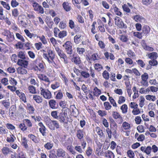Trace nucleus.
<instances>
[{
    "label": "nucleus",
    "mask_w": 158,
    "mask_h": 158,
    "mask_svg": "<svg viewBox=\"0 0 158 158\" xmlns=\"http://www.w3.org/2000/svg\"><path fill=\"white\" fill-rule=\"evenodd\" d=\"M40 79L47 82H50L48 78L45 75H42V77H39Z\"/></svg>",
    "instance_id": "3c124183"
},
{
    "label": "nucleus",
    "mask_w": 158,
    "mask_h": 158,
    "mask_svg": "<svg viewBox=\"0 0 158 158\" xmlns=\"http://www.w3.org/2000/svg\"><path fill=\"white\" fill-rule=\"evenodd\" d=\"M149 64L151 66H155L157 64V62L156 60H152L149 61Z\"/></svg>",
    "instance_id": "5fc2aeb1"
},
{
    "label": "nucleus",
    "mask_w": 158,
    "mask_h": 158,
    "mask_svg": "<svg viewBox=\"0 0 158 158\" xmlns=\"http://www.w3.org/2000/svg\"><path fill=\"white\" fill-rule=\"evenodd\" d=\"M31 127L32 126V123L29 119H26L23 120V123L20 124L19 127L23 131L27 130V127Z\"/></svg>",
    "instance_id": "f257e3e1"
},
{
    "label": "nucleus",
    "mask_w": 158,
    "mask_h": 158,
    "mask_svg": "<svg viewBox=\"0 0 158 158\" xmlns=\"http://www.w3.org/2000/svg\"><path fill=\"white\" fill-rule=\"evenodd\" d=\"M103 77L106 79L108 80L109 78V74L108 72L105 70L102 73Z\"/></svg>",
    "instance_id": "a19ab883"
},
{
    "label": "nucleus",
    "mask_w": 158,
    "mask_h": 158,
    "mask_svg": "<svg viewBox=\"0 0 158 158\" xmlns=\"http://www.w3.org/2000/svg\"><path fill=\"white\" fill-rule=\"evenodd\" d=\"M110 127L111 130L112 131L113 135H115L116 133V130H117V125L116 123L113 124H110Z\"/></svg>",
    "instance_id": "a211bd4d"
},
{
    "label": "nucleus",
    "mask_w": 158,
    "mask_h": 158,
    "mask_svg": "<svg viewBox=\"0 0 158 158\" xmlns=\"http://www.w3.org/2000/svg\"><path fill=\"white\" fill-rule=\"evenodd\" d=\"M112 113V116L114 119H117V118H120L122 119V117L117 112L113 111Z\"/></svg>",
    "instance_id": "b1692460"
},
{
    "label": "nucleus",
    "mask_w": 158,
    "mask_h": 158,
    "mask_svg": "<svg viewBox=\"0 0 158 158\" xmlns=\"http://www.w3.org/2000/svg\"><path fill=\"white\" fill-rule=\"evenodd\" d=\"M92 149L90 147H88L86 152V154L87 156H89L92 153Z\"/></svg>",
    "instance_id": "052dcab7"
},
{
    "label": "nucleus",
    "mask_w": 158,
    "mask_h": 158,
    "mask_svg": "<svg viewBox=\"0 0 158 158\" xmlns=\"http://www.w3.org/2000/svg\"><path fill=\"white\" fill-rule=\"evenodd\" d=\"M148 78V75L147 73H144L141 75V79L142 81H145L147 80Z\"/></svg>",
    "instance_id": "ea45409f"
},
{
    "label": "nucleus",
    "mask_w": 158,
    "mask_h": 158,
    "mask_svg": "<svg viewBox=\"0 0 158 158\" xmlns=\"http://www.w3.org/2000/svg\"><path fill=\"white\" fill-rule=\"evenodd\" d=\"M0 2L1 4L5 8H6L8 10H10V7L8 4L3 1H1Z\"/></svg>",
    "instance_id": "c756f323"
},
{
    "label": "nucleus",
    "mask_w": 158,
    "mask_h": 158,
    "mask_svg": "<svg viewBox=\"0 0 158 158\" xmlns=\"http://www.w3.org/2000/svg\"><path fill=\"white\" fill-rule=\"evenodd\" d=\"M145 139V136L143 134L140 135L137 138V139L139 141H142Z\"/></svg>",
    "instance_id": "774afa93"
},
{
    "label": "nucleus",
    "mask_w": 158,
    "mask_h": 158,
    "mask_svg": "<svg viewBox=\"0 0 158 158\" xmlns=\"http://www.w3.org/2000/svg\"><path fill=\"white\" fill-rule=\"evenodd\" d=\"M40 89V94L43 95L44 98L47 99H49L52 98V94L48 89H43L41 87Z\"/></svg>",
    "instance_id": "7ed1b4c3"
},
{
    "label": "nucleus",
    "mask_w": 158,
    "mask_h": 158,
    "mask_svg": "<svg viewBox=\"0 0 158 158\" xmlns=\"http://www.w3.org/2000/svg\"><path fill=\"white\" fill-rule=\"evenodd\" d=\"M18 73L21 74H24L27 73V71L24 68L19 67L18 69Z\"/></svg>",
    "instance_id": "5701e85b"
},
{
    "label": "nucleus",
    "mask_w": 158,
    "mask_h": 158,
    "mask_svg": "<svg viewBox=\"0 0 158 158\" xmlns=\"http://www.w3.org/2000/svg\"><path fill=\"white\" fill-rule=\"evenodd\" d=\"M17 64L21 66L27 68L28 64V62L24 60L19 59Z\"/></svg>",
    "instance_id": "0eeeda50"
},
{
    "label": "nucleus",
    "mask_w": 158,
    "mask_h": 158,
    "mask_svg": "<svg viewBox=\"0 0 158 158\" xmlns=\"http://www.w3.org/2000/svg\"><path fill=\"white\" fill-rule=\"evenodd\" d=\"M65 115L64 113L61 112L58 116V118L61 123H64L65 121Z\"/></svg>",
    "instance_id": "ddd939ff"
},
{
    "label": "nucleus",
    "mask_w": 158,
    "mask_h": 158,
    "mask_svg": "<svg viewBox=\"0 0 158 158\" xmlns=\"http://www.w3.org/2000/svg\"><path fill=\"white\" fill-rule=\"evenodd\" d=\"M73 106H74V108L72 109V112L73 113V114L74 115H77L78 114L79 112L78 111V110L76 108L75 105H73Z\"/></svg>",
    "instance_id": "603ef678"
},
{
    "label": "nucleus",
    "mask_w": 158,
    "mask_h": 158,
    "mask_svg": "<svg viewBox=\"0 0 158 158\" xmlns=\"http://www.w3.org/2000/svg\"><path fill=\"white\" fill-rule=\"evenodd\" d=\"M28 89L30 91V92L32 94H36L35 89L34 86L30 85L28 87Z\"/></svg>",
    "instance_id": "cd10ccee"
},
{
    "label": "nucleus",
    "mask_w": 158,
    "mask_h": 158,
    "mask_svg": "<svg viewBox=\"0 0 158 158\" xmlns=\"http://www.w3.org/2000/svg\"><path fill=\"white\" fill-rule=\"evenodd\" d=\"M17 158H26V156L22 152L20 151L18 153Z\"/></svg>",
    "instance_id": "864d4df0"
},
{
    "label": "nucleus",
    "mask_w": 158,
    "mask_h": 158,
    "mask_svg": "<svg viewBox=\"0 0 158 158\" xmlns=\"http://www.w3.org/2000/svg\"><path fill=\"white\" fill-rule=\"evenodd\" d=\"M49 123L48 124L49 127L52 130H55V127L52 126L53 124L56 128L58 129L59 128V125L58 122L56 121L52 120H50L48 121Z\"/></svg>",
    "instance_id": "423d86ee"
},
{
    "label": "nucleus",
    "mask_w": 158,
    "mask_h": 158,
    "mask_svg": "<svg viewBox=\"0 0 158 158\" xmlns=\"http://www.w3.org/2000/svg\"><path fill=\"white\" fill-rule=\"evenodd\" d=\"M2 152L4 155H6L12 152L8 148L4 147L2 149Z\"/></svg>",
    "instance_id": "4468645a"
},
{
    "label": "nucleus",
    "mask_w": 158,
    "mask_h": 158,
    "mask_svg": "<svg viewBox=\"0 0 158 158\" xmlns=\"http://www.w3.org/2000/svg\"><path fill=\"white\" fill-rule=\"evenodd\" d=\"M137 129L139 133H142L144 132V127L143 125H139L137 127Z\"/></svg>",
    "instance_id": "8fccbe9b"
},
{
    "label": "nucleus",
    "mask_w": 158,
    "mask_h": 158,
    "mask_svg": "<svg viewBox=\"0 0 158 158\" xmlns=\"http://www.w3.org/2000/svg\"><path fill=\"white\" fill-rule=\"evenodd\" d=\"M72 43L68 41L66 42L64 45H63V46L65 48H72Z\"/></svg>",
    "instance_id": "4c0bfd02"
},
{
    "label": "nucleus",
    "mask_w": 158,
    "mask_h": 158,
    "mask_svg": "<svg viewBox=\"0 0 158 158\" xmlns=\"http://www.w3.org/2000/svg\"><path fill=\"white\" fill-rule=\"evenodd\" d=\"M62 6L64 10L67 12L69 11L71 9V6L68 2H64L62 4Z\"/></svg>",
    "instance_id": "9b49d317"
},
{
    "label": "nucleus",
    "mask_w": 158,
    "mask_h": 158,
    "mask_svg": "<svg viewBox=\"0 0 158 158\" xmlns=\"http://www.w3.org/2000/svg\"><path fill=\"white\" fill-rule=\"evenodd\" d=\"M50 158H57V156H56L55 153L54 151H51L49 155Z\"/></svg>",
    "instance_id": "e433bc0d"
},
{
    "label": "nucleus",
    "mask_w": 158,
    "mask_h": 158,
    "mask_svg": "<svg viewBox=\"0 0 158 158\" xmlns=\"http://www.w3.org/2000/svg\"><path fill=\"white\" fill-rule=\"evenodd\" d=\"M17 56L19 58L22 59V60H26L27 58L26 56L25 52L22 51L19 52Z\"/></svg>",
    "instance_id": "f3484780"
},
{
    "label": "nucleus",
    "mask_w": 158,
    "mask_h": 158,
    "mask_svg": "<svg viewBox=\"0 0 158 158\" xmlns=\"http://www.w3.org/2000/svg\"><path fill=\"white\" fill-rule=\"evenodd\" d=\"M22 145L26 148L27 149L28 148V145L27 144V140L26 138L25 137H21Z\"/></svg>",
    "instance_id": "dca6fc26"
},
{
    "label": "nucleus",
    "mask_w": 158,
    "mask_h": 158,
    "mask_svg": "<svg viewBox=\"0 0 158 158\" xmlns=\"http://www.w3.org/2000/svg\"><path fill=\"white\" fill-rule=\"evenodd\" d=\"M140 150L147 154L149 155L150 154L152 151V148L149 146H147L146 148L145 146H142L140 148Z\"/></svg>",
    "instance_id": "1a4fd4ad"
},
{
    "label": "nucleus",
    "mask_w": 158,
    "mask_h": 158,
    "mask_svg": "<svg viewBox=\"0 0 158 158\" xmlns=\"http://www.w3.org/2000/svg\"><path fill=\"white\" fill-rule=\"evenodd\" d=\"M2 84H4L5 85H7L8 84V80L6 78H4L2 79L1 81Z\"/></svg>",
    "instance_id": "13d9d810"
},
{
    "label": "nucleus",
    "mask_w": 158,
    "mask_h": 158,
    "mask_svg": "<svg viewBox=\"0 0 158 158\" xmlns=\"http://www.w3.org/2000/svg\"><path fill=\"white\" fill-rule=\"evenodd\" d=\"M77 135L78 139H81L83 138L84 134L82 131L81 130H78L77 132Z\"/></svg>",
    "instance_id": "412c9836"
},
{
    "label": "nucleus",
    "mask_w": 158,
    "mask_h": 158,
    "mask_svg": "<svg viewBox=\"0 0 158 158\" xmlns=\"http://www.w3.org/2000/svg\"><path fill=\"white\" fill-rule=\"evenodd\" d=\"M142 33H140L139 32H134L133 33V35L134 36L136 37L139 39H142Z\"/></svg>",
    "instance_id": "37998d69"
},
{
    "label": "nucleus",
    "mask_w": 158,
    "mask_h": 158,
    "mask_svg": "<svg viewBox=\"0 0 158 158\" xmlns=\"http://www.w3.org/2000/svg\"><path fill=\"white\" fill-rule=\"evenodd\" d=\"M94 94L96 96H98L101 94V91L97 88L95 87L94 89Z\"/></svg>",
    "instance_id": "a878e982"
},
{
    "label": "nucleus",
    "mask_w": 158,
    "mask_h": 158,
    "mask_svg": "<svg viewBox=\"0 0 158 158\" xmlns=\"http://www.w3.org/2000/svg\"><path fill=\"white\" fill-rule=\"evenodd\" d=\"M102 6L105 9H108L109 8V5L106 1H102Z\"/></svg>",
    "instance_id": "49530a36"
},
{
    "label": "nucleus",
    "mask_w": 158,
    "mask_h": 158,
    "mask_svg": "<svg viewBox=\"0 0 158 158\" xmlns=\"http://www.w3.org/2000/svg\"><path fill=\"white\" fill-rule=\"evenodd\" d=\"M72 48H65L66 51L68 54L70 55H71V54H72L73 52V51Z\"/></svg>",
    "instance_id": "0e129e2a"
},
{
    "label": "nucleus",
    "mask_w": 158,
    "mask_h": 158,
    "mask_svg": "<svg viewBox=\"0 0 158 158\" xmlns=\"http://www.w3.org/2000/svg\"><path fill=\"white\" fill-rule=\"evenodd\" d=\"M142 31V34H144L146 35L149 33L150 31V27L147 25H145L143 27Z\"/></svg>",
    "instance_id": "6ab92c4d"
},
{
    "label": "nucleus",
    "mask_w": 158,
    "mask_h": 158,
    "mask_svg": "<svg viewBox=\"0 0 158 158\" xmlns=\"http://www.w3.org/2000/svg\"><path fill=\"white\" fill-rule=\"evenodd\" d=\"M24 32L26 35L30 39H35V40L39 39L40 40H43V39L44 38V35H42L41 38L40 36L37 35L35 34H31L27 29L25 30Z\"/></svg>",
    "instance_id": "39448f33"
},
{
    "label": "nucleus",
    "mask_w": 158,
    "mask_h": 158,
    "mask_svg": "<svg viewBox=\"0 0 158 158\" xmlns=\"http://www.w3.org/2000/svg\"><path fill=\"white\" fill-rule=\"evenodd\" d=\"M148 56L152 60H156L157 58L158 55L157 53L156 52H153L151 53L148 55Z\"/></svg>",
    "instance_id": "aec40b11"
},
{
    "label": "nucleus",
    "mask_w": 158,
    "mask_h": 158,
    "mask_svg": "<svg viewBox=\"0 0 158 158\" xmlns=\"http://www.w3.org/2000/svg\"><path fill=\"white\" fill-rule=\"evenodd\" d=\"M33 98L37 103H40L42 102L43 99L42 97L38 95H33Z\"/></svg>",
    "instance_id": "2eb2a0df"
},
{
    "label": "nucleus",
    "mask_w": 158,
    "mask_h": 158,
    "mask_svg": "<svg viewBox=\"0 0 158 158\" xmlns=\"http://www.w3.org/2000/svg\"><path fill=\"white\" fill-rule=\"evenodd\" d=\"M127 54L130 57H135V53L131 50H129L127 52Z\"/></svg>",
    "instance_id": "bf43d9fd"
},
{
    "label": "nucleus",
    "mask_w": 158,
    "mask_h": 158,
    "mask_svg": "<svg viewBox=\"0 0 158 158\" xmlns=\"http://www.w3.org/2000/svg\"><path fill=\"white\" fill-rule=\"evenodd\" d=\"M48 104L50 107L52 109H55L57 108L56 106V102L54 99H51L48 102Z\"/></svg>",
    "instance_id": "f8f14e48"
},
{
    "label": "nucleus",
    "mask_w": 158,
    "mask_h": 158,
    "mask_svg": "<svg viewBox=\"0 0 158 158\" xmlns=\"http://www.w3.org/2000/svg\"><path fill=\"white\" fill-rule=\"evenodd\" d=\"M55 50L60 58H63L64 60L65 58L67 57L66 56L64 53L63 51L60 49L58 47H55Z\"/></svg>",
    "instance_id": "6e6552de"
},
{
    "label": "nucleus",
    "mask_w": 158,
    "mask_h": 158,
    "mask_svg": "<svg viewBox=\"0 0 158 158\" xmlns=\"http://www.w3.org/2000/svg\"><path fill=\"white\" fill-rule=\"evenodd\" d=\"M12 15L14 18H16L19 15V13L17 8H15L12 10Z\"/></svg>",
    "instance_id": "4be33fe9"
},
{
    "label": "nucleus",
    "mask_w": 158,
    "mask_h": 158,
    "mask_svg": "<svg viewBox=\"0 0 158 158\" xmlns=\"http://www.w3.org/2000/svg\"><path fill=\"white\" fill-rule=\"evenodd\" d=\"M53 146V145L50 143H47L44 145V147L48 150L51 149Z\"/></svg>",
    "instance_id": "4d7b16f0"
},
{
    "label": "nucleus",
    "mask_w": 158,
    "mask_h": 158,
    "mask_svg": "<svg viewBox=\"0 0 158 158\" xmlns=\"http://www.w3.org/2000/svg\"><path fill=\"white\" fill-rule=\"evenodd\" d=\"M65 152L62 149L60 148L57 150L56 154L58 157L64 158L65 156Z\"/></svg>",
    "instance_id": "9d476101"
},
{
    "label": "nucleus",
    "mask_w": 158,
    "mask_h": 158,
    "mask_svg": "<svg viewBox=\"0 0 158 158\" xmlns=\"http://www.w3.org/2000/svg\"><path fill=\"white\" fill-rule=\"evenodd\" d=\"M103 104L106 110H109L112 107L111 106L108 102H105Z\"/></svg>",
    "instance_id": "bb28decb"
},
{
    "label": "nucleus",
    "mask_w": 158,
    "mask_h": 158,
    "mask_svg": "<svg viewBox=\"0 0 158 158\" xmlns=\"http://www.w3.org/2000/svg\"><path fill=\"white\" fill-rule=\"evenodd\" d=\"M28 136L33 141L36 143L38 142V141L36 137L34 135L32 134H29L28 135Z\"/></svg>",
    "instance_id": "473e14b6"
},
{
    "label": "nucleus",
    "mask_w": 158,
    "mask_h": 158,
    "mask_svg": "<svg viewBox=\"0 0 158 158\" xmlns=\"http://www.w3.org/2000/svg\"><path fill=\"white\" fill-rule=\"evenodd\" d=\"M136 62H137L138 64L140 65L142 68L144 67V66L145 65L144 63L141 60H139L136 61Z\"/></svg>",
    "instance_id": "e2e57ef3"
},
{
    "label": "nucleus",
    "mask_w": 158,
    "mask_h": 158,
    "mask_svg": "<svg viewBox=\"0 0 158 158\" xmlns=\"http://www.w3.org/2000/svg\"><path fill=\"white\" fill-rule=\"evenodd\" d=\"M114 10L115 13V14L118 16L121 15L122 14V13L119 11V10L118 8L116 6H115L114 8Z\"/></svg>",
    "instance_id": "79ce46f5"
},
{
    "label": "nucleus",
    "mask_w": 158,
    "mask_h": 158,
    "mask_svg": "<svg viewBox=\"0 0 158 158\" xmlns=\"http://www.w3.org/2000/svg\"><path fill=\"white\" fill-rule=\"evenodd\" d=\"M127 154L130 158H132L134 157L135 154L131 150H129L128 151Z\"/></svg>",
    "instance_id": "09e8293b"
},
{
    "label": "nucleus",
    "mask_w": 158,
    "mask_h": 158,
    "mask_svg": "<svg viewBox=\"0 0 158 158\" xmlns=\"http://www.w3.org/2000/svg\"><path fill=\"white\" fill-rule=\"evenodd\" d=\"M11 6L13 7H16L19 5V3L16 0H12L11 2Z\"/></svg>",
    "instance_id": "a18cd8bd"
},
{
    "label": "nucleus",
    "mask_w": 158,
    "mask_h": 158,
    "mask_svg": "<svg viewBox=\"0 0 158 158\" xmlns=\"http://www.w3.org/2000/svg\"><path fill=\"white\" fill-rule=\"evenodd\" d=\"M47 52L50 59L52 60H53L55 56L54 52L51 50H48Z\"/></svg>",
    "instance_id": "c85d7f7f"
},
{
    "label": "nucleus",
    "mask_w": 158,
    "mask_h": 158,
    "mask_svg": "<svg viewBox=\"0 0 158 158\" xmlns=\"http://www.w3.org/2000/svg\"><path fill=\"white\" fill-rule=\"evenodd\" d=\"M122 7L123 10L127 13H130L131 11L130 9L127 6L124 4L122 6Z\"/></svg>",
    "instance_id": "de8ad7c7"
},
{
    "label": "nucleus",
    "mask_w": 158,
    "mask_h": 158,
    "mask_svg": "<svg viewBox=\"0 0 158 158\" xmlns=\"http://www.w3.org/2000/svg\"><path fill=\"white\" fill-rule=\"evenodd\" d=\"M138 105L135 102H131L130 103V106L131 108L134 109H137L138 107Z\"/></svg>",
    "instance_id": "338daca9"
},
{
    "label": "nucleus",
    "mask_w": 158,
    "mask_h": 158,
    "mask_svg": "<svg viewBox=\"0 0 158 158\" xmlns=\"http://www.w3.org/2000/svg\"><path fill=\"white\" fill-rule=\"evenodd\" d=\"M77 49L78 53L80 55H83L85 51V49L83 48H77Z\"/></svg>",
    "instance_id": "c03bdc74"
},
{
    "label": "nucleus",
    "mask_w": 158,
    "mask_h": 158,
    "mask_svg": "<svg viewBox=\"0 0 158 158\" xmlns=\"http://www.w3.org/2000/svg\"><path fill=\"white\" fill-rule=\"evenodd\" d=\"M135 120L136 123L137 124H140L141 121V117L139 116L136 117L135 118Z\"/></svg>",
    "instance_id": "69168bd1"
},
{
    "label": "nucleus",
    "mask_w": 158,
    "mask_h": 158,
    "mask_svg": "<svg viewBox=\"0 0 158 158\" xmlns=\"http://www.w3.org/2000/svg\"><path fill=\"white\" fill-rule=\"evenodd\" d=\"M67 35V31H60L59 33L58 36L60 38H62Z\"/></svg>",
    "instance_id": "7c9ffc66"
},
{
    "label": "nucleus",
    "mask_w": 158,
    "mask_h": 158,
    "mask_svg": "<svg viewBox=\"0 0 158 158\" xmlns=\"http://www.w3.org/2000/svg\"><path fill=\"white\" fill-rule=\"evenodd\" d=\"M67 150L69 151L72 154L75 155L76 153V152L73 149V147L72 146H68L67 147Z\"/></svg>",
    "instance_id": "2f4dec72"
},
{
    "label": "nucleus",
    "mask_w": 158,
    "mask_h": 158,
    "mask_svg": "<svg viewBox=\"0 0 158 158\" xmlns=\"http://www.w3.org/2000/svg\"><path fill=\"white\" fill-rule=\"evenodd\" d=\"M115 24L119 28L122 29H126L127 26L126 24H125L122 21L121 19L118 17H116L114 18Z\"/></svg>",
    "instance_id": "f03ea898"
},
{
    "label": "nucleus",
    "mask_w": 158,
    "mask_h": 158,
    "mask_svg": "<svg viewBox=\"0 0 158 158\" xmlns=\"http://www.w3.org/2000/svg\"><path fill=\"white\" fill-rule=\"evenodd\" d=\"M81 75L84 78H87L89 77V74L85 71H82L81 73Z\"/></svg>",
    "instance_id": "6e6d98bb"
},
{
    "label": "nucleus",
    "mask_w": 158,
    "mask_h": 158,
    "mask_svg": "<svg viewBox=\"0 0 158 158\" xmlns=\"http://www.w3.org/2000/svg\"><path fill=\"white\" fill-rule=\"evenodd\" d=\"M106 156L108 157L109 158H114V153L111 151L108 150L105 152Z\"/></svg>",
    "instance_id": "393cba45"
},
{
    "label": "nucleus",
    "mask_w": 158,
    "mask_h": 158,
    "mask_svg": "<svg viewBox=\"0 0 158 158\" xmlns=\"http://www.w3.org/2000/svg\"><path fill=\"white\" fill-rule=\"evenodd\" d=\"M95 69L98 71H99L102 69L103 67L101 65L99 64H96L94 66Z\"/></svg>",
    "instance_id": "c9c22d12"
},
{
    "label": "nucleus",
    "mask_w": 158,
    "mask_h": 158,
    "mask_svg": "<svg viewBox=\"0 0 158 158\" xmlns=\"http://www.w3.org/2000/svg\"><path fill=\"white\" fill-rule=\"evenodd\" d=\"M9 81L10 83L12 85L14 86L17 85V83L16 80L14 78L10 77L9 78Z\"/></svg>",
    "instance_id": "f704fd0d"
},
{
    "label": "nucleus",
    "mask_w": 158,
    "mask_h": 158,
    "mask_svg": "<svg viewBox=\"0 0 158 158\" xmlns=\"http://www.w3.org/2000/svg\"><path fill=\"white\" fill-rule=\"evenodd\" d=\"M2 105L6 108H8L10 106V103L4 100L2 102Z\"/></svg>",
    "instance_id": "680f3d73"
},
{
    "label": "nucleus",
    "mask_w": 158,
    "mask_h": 158,
    "mask_svg": "<svg viewBox=\"0 0 158 158\" xmlns=\"http://www.w3.org/2000/svg\"><path fill=\"white\" fill-rule=\"evenodd\" d=\"M32 6L33 8V10L38 13L40 14L44 13V10L43 8L37 2H33Z\"/></svg>",
    "instance_id": "20e7f679"
},
{
    "label": "nucleus",
    "mask_w": 158,
    "mask_h": 158,
    "mask_svg": "<svg viewBox=\"0 0 158 158\" xmlns=\"http://www.w3.org/2000/svg\"><path fill=\"white\" fill-rule=\"evenodd\" d=\"M122 126L125 130L128 129L130 127V124L126 122H123Z\"/></svg>",
    "instance_id": "58836bf2"
},
{
    "label": "nucleus",
    "mask_w": 158,
    "mask_h": 158,
    "mask_svg": "<svg viewBox=\"0 0 158 158\" xmlns=\"http://www.w3.org/2000/svg\"><path fill=\"white\" fill-rule=\"evenodd\" d=\"M127 105L124 104L122 105L121 107V109L123 113H126L127 112Z\"/></svg>",
    "instance_id": "72a5a7b5"
}]
</instances>
